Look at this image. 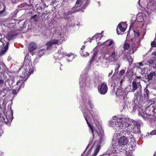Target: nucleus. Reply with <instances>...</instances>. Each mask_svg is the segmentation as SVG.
<instances>
[{
	"mask_svg": "<svg viewBox=\"0 0 156 156\" xmlns=\"http://www.w3.org/2000/svg\"><path fill=\"white\" fill-rule=\"evenodd\" d=\"M109 125L113 128H117V129L126 135L129 132L140 133V125L139 122L130 119L126 116H115L109 121Z\"/></svg>",
	"mask_w": 156,
	"mask_h": 156,
	"instance_id": "obj_1",
	"label": "nucleus"
},
{
	"mask_svg": "<svg viewBox=\"0 0 156 156\" xmlns=\"http://www.w3.org/2000/svg\"><path fill=\"white\" fill-rule=\"evenodd\" d=\"M89 105L91 110L89 111L90 114L87 115L86 114L84 113V116L85 120L88 124V126L91 131L93 136V138L96 136V138L97 139V141L98 142V144L94 148V152L92 156H96L99 152L100 148L101 145L100 144L103 140V137L104 135V132L103 130L100 125L96 126L95 129L89 123L88 121L87 118H88L91 121L94 120V122H98V119L97 116V112L95 109L94 108V106L91 101H89Z\"/></svg>",
	"mask_w": 156,
	"mask_h": 156,
	"instance_id": "obj_2",
	"label": "nucleus"
},
{
	"mask_svg": "<svg viewBox=\"0 0 156 156\" xmlns=\"http://www.w3.org/2000/svg\"><path fill=\"white\" fill-rule=\"evenodd\" d=\"M113 128L116 129V132L113 137L112 146L111 149L113 153H118L119 151H122V146H124L127 144L128 140L126 137L123 136L120 137L119 139V143L116 141V140L118 139V137L120 136L121 135V134L123 133L117 129V127Z\"/></svg>",
	"mask_w": 156,
	"mask_h": 156,
	"instance_id": "obj_3",
	"label": "nucleus"
},
{
	"mask_svg": "<svg viewBox=\"0 0 156 156\" xmlns=\"http://www.w3.org/2000/svg\"><path fill=\"white\" fill-rule=\"evenodd\" d=\"M57 37L55 39L51 40L47 43V49H50L52 45L54 44H61L64 39L63 35L61 32L57 34Z\"/></svg>",
	"mask_w": 156,
	"mask_h": 156,
	"instance_id": "obj_4",
	"label": "nucleus"
},
{
	"mask_svg": "<svg viewBox=\"0 0 156 156\" xmlns=\"http://www.w3.org/2000/svg\"><path fill=\"white\" fill-rule=\"evenodd\" d=\"M13 83L14 81L12 79L9 78L7 80L5 84L4 80L0 78V87H2L4 84L5 85V87L2 90V91L4 92V90H10L11 88V85Z\"/></svg>",
	"mask_w": 156,
	"mask_h": 156,
	"instance_id": "obj_5",
	"label": "nucleus"
},
{
	"mask_svg": "<svg viewBox=\"0 0 156 156\" xmlns=\"http://www.w3.org/2000/svg\"><path fill=\"white\" fill-rule=\"evenodd\" d=\"M138 111L139 115L141 116L145 120L147 119L151 115L150 113H149V109L147 108L146 109L144 107L139 108Z\"/></svg>",
	"mask_w": 156,
	"mask_h": 156,
	"instance_id": "obj_6",
	"label": "nucleus"
},
{
	"mask_svg": "<svg viewBox=\"0 0 156 156\" xmlns=\"http://www.w3.org/2000/svg\"><path fill=\"white\" fill-rule=\"evenodd\" d=\"M127 26L126 24L124 23H119L117 28V32L118 34H122L126 30Z\"/></svg>",
	"mask_w": 156,
	"mask_h": 156,
	"instance_id": "obj_7",
	"label": "nucleus"
},
{
	"mask_svg": "<svg viewBox=\"0 0 156 156\" xmlns=\"http://www.w3.org/2000/svg\"><path fill=\"white\" fill-rule=\"evenodd\" d=\"M108 89L107 84L105 83H103L99 86L98 91L101 94H105L107 93Z\"/></svg>",
	"mask_w": 156,
	"mask_h": 156,
	"instance_id": "obj_8",
	"label": "nucleus"
},
{
	"mask_svg": "<svg viewBox=\"0 0 156 156\" xmlns=\"http://www.w3.org/2000/svg\"><path fill=\"white\" fill-rule=\"evenodd\" d=\"M125 72V71L124 70H121L120 72L119 76L115 79L114 82L116 81V82H118V83L119 82V84L121 85L124 78Z\"/></svg>",
	"mask_w": 156,
	"mask_h": 156,
	"instance_id": "obj_9",
	"label": "nucleus"
},
{
	"mask_svg": "<svg viewBox=\"0 0 156 156\" xmlns=\"http://www.w3.org/2000/svg\"><path fill=\"white\" fill-rule=\"evenodd\" d=\"M29 60H26L24 62V64L22 68H23L25 70L26 72L28 71L29 69V73L30 74V75L31 74H32L33 73V72L34 70V68H32L30 69V66L29 64L26 65V62H29Z\"/></svg>",
	"mask_w": 156,
	"mask_h": 156,
	"instance_id": "obj_10",
	"label": "nucleus"
},
{
	"mask_svg": "<svg viewBox=\"0 0 156 156\" xmlns=\"http://www.w3.org/2000/svg\"><path fill=\"white\" fill-rule=\"evenodd\" d=\"M118 58V53L114 51L109 56L108 59L112 62L116 60Z\"/></svg>",
	"mask_w": 156,
	"mask_h": 156,
	"instance_id": "obj_11",
	"label": "nucleus"
},
{
	"mask_svg": "<svg viewBox=\"0 0 156 156\" xmlns=\"http://www.w3.org/2000/svg\"><path fill=\"white\" fill-rule=\"evenodd\" d=\"M153 72H151L149 75H148L147 79L148 80H151L153 78V76L156 75V64H155L154 66L153 67L152 69Z\"/></svg>",
	"mask_w": 156,
	"mask_h": 156,
	"instance_id": "obj_12",
	"label": "nucleus"
},
{
	"mask_svg": "<svg viewBox=\"0 0 156 156\" xmlns=\"http://www.w3.org/2000/svg\"><path fill=\"white\" fill-rule=\"evenodd\" d=\"M154 63V61L152 60H148L147 61V62L145 63V64H143V63L140 62L139 63V64L140 65V67H138V68L139 69H143V68L144 69L145 67L144 66V65L145 66L149 65L150 64H152Z\"/></svg>",
	"mask_w": 156,
	"mask_h": 156,
	"instance_id": "obj_13",
	"label": "nucleus"
},
{
	"mask_svg": "<svg viewBox=\"0 0 156 156\" xmlns=\"http://www.w3.org/2000/svg\"><path fill=\"white\" fill-rule=\"evenodd\" d=\"M115 93L116 95H118L121 99H125V98L124 96L123 95V89L121 87H119L117 89Z\"/></svg>",
	"mask_w": 156,
	"mask_h": 156,
	"instance_id": "obj_14",
	"label": "nucleus"
},
{
	"mask_svg": "<svg viewBox=\"0 0 156 156\" xmlns=\"http://www.w3.org/2000/svg\"><path fill=\"white\" fill-rule=\"evenodd\" d=\"M124 48L126 50H128V49L130 48L129 53L131 54L133 53L134 51L136 50L135 48H133L131 46L130 47L129 45L126 43L124 44Z\"/></svg>",
	"mask_w": 156,
	"mask_h": 156,
	"instance_id": "obj_15",
	"label": "nucleus"
},
{
	"mask_svg": "<svg viewBox=\"0 0 156 156\" xmlns=\"http://www.w3.org/2000/svg\"><path fill=\"white\" fill-rule=\"evenodd\" d=\"M9 43L7 42L6 44L4 47H0V56L4 55L8 48Z\"/></svg>",
	"mask_w": 156,
	"mask_h": 156,
	"instance_id": "obj_16",
	"label": "nucleus"
},
{
	"mask_svg": "<svg viewBox=\"0 0 156 156\" xmlns=\"http://www.w3.org/2000/svg\"><path fill=\"white\" fill-rule=\"evenodd\" d=\"M28 50L30 51H32L36 48V44L35 43L32 42L28 45Z\"/></svg>",
	"mask_w": 156,
	"mask_h": 156,
	"instance_id": "obj_17",
	"label": "nucleus"
},
{
	"mask_svg": "<svg viewBox=\"0 0 156 156\" xmlns=\"http://www.w3.org/2000/svg\"><path fill=\"white\" fill-rule=\"evenodd\" d=\"M16 36V34H15L12 31L9 32L6 35L7 38L9 40L13 39Z\"/></svg>",
	"mask_w": 156,
	"mask_h": 156,
	"instance_id": "obj_18",
	"label": "nucleus"
},
{
	"mask_svg": "<svg viewBox=\"0 0 156 156\" xmlns=\"http://www.w3.org/2000/svg\"><path fill=\"white\" fill-rule=\"evenodd\" d=\"M103 43H105V45L108 46L109 48H112L114 45V42L112 40H108Z\"/></svg>",
	"mask_w": 156,
	"mask_h": 156,
	"instance_id": "obj_19",
	"label": "nucleus"
},
{
	"mask_svg": "<svg viewBox=\"0 0 156 156\" xmlns=\"http://www.w3.org/2000/svg\"><path fill=\"white\" fill-rule=\"evenodd\" d=\"M65 56L67 57V59L69 62L72 61L75 58L74 55L71 53L65 54Z\"/></svg>",
	"mask_w": 156,
	"mask_h": 156,
	"instance_id": "obj_20",
	"label": "nucleus"
},
{
	"mask_svg": "<svg viewBox=\"0 0 156 156\" xmlns=\"http://www.w3.org/2000/svg\"><path fill=\"white\" fill-rule=\"evenodd\" d=\"M102 37V34L100 33H99L98 34H95L93 37L91 39H92L93 40H96L97 41H98L101 39Z\"/></svg>",
	"mask_w": 156,
	"mask_h": 156,
	"instance_id": "obj_21",
	"label": "nucleus"
},
{
	"mask_svg": "<svg viewBox=\"0 0 156 156\" xmlns=\"http://www.w3.org/2000/svg\"><path fill=\"white\" fill-rule=\"evenodd\" d=\"M44 49H42L38 51L37 52V55L39 56L43 55L44 53Z\"/></svg>",
	"mask_w": 156,
	"mask_h": 156,
	"instance_id": "obj_22",
	"label": "nucleus"
},
{
	"mask_svg": "<svg viewBox=\"0 0 156 156\" xmlns=\"http://www.w3.org/2000/svg\"><path fill=\"white\" fill-rule=\"evenodd\" d=\"M101 55L100 54H98L97 55L99 57L98 58V62H99V61L102 62V60H103L104 58V57H105V55H104V54H103L102 56H101Z\"/></svg>",
	"mask_w": 156,
	"mask_h": 156,
	"instance_id": "obj_23",
	"label": "nucleus"
},
{
	"mask_svg": "<svg viewBox=\"0 0 156 156\" xmlns=\"http://www.w3.org/2000/svg\"><path fill=\"white\" fill-rule=\"evenodd\" d=\"M132 84L133 86V89L132 90L133 91H134L137 89V85L136 82L134 81H133Z\"/></svg>",
	"mask_w": 156,
	"mask_h": 156,
	"instance_id": "obj_24",
	"label": "nucleus"
},
{
	"mask_svg": "<svg viewBox=\"0 0 156 156\" xmlns=\"http://www.w3.org/2000/svg\"><path fill=\"white\" fill-rule=\"evenodd\" d=\"M127 59L128 61L129 64H131L133 62V58H132V57L130 55L128 56L127 57Z\"/></svg>",
	"mask_w": 156,
	"mask_h": 156,
	"instance_id": "obj_25",
	"label": "nucleus"
},
{
	"mask_svg": "<svg viewBox=\"0 0 156 156\" xmlns=\"http://www.w3.org/2000/svg\"><path fill=\"white\" fill-rule=\"evenodd\" d=\"M145 92L144 94V96L147 99L148 98L149 91L147 89L145 90Z\"/></svg>",
	"mask_w": 156,
	"mask_h": 156,
	"instance_id": "obj_26",
	"label": "nucleus"
},
{
	"mask_svg": "<svg viewBox=\"0 0 156 156\" xmlns=\"http://www.w3.org/2000/svg\"><path fill=\"white\" fill-rule=\"evenodd\" d=\"M82 2L81 0H77L76 2L75 5H77V6H80L81 5Z\"/></svg>",
	"mask_w": 156,
	"mask_h": 156,
	"instance_id": "obj_27",
	"label": "nucleus"
},
{
	"mask_svg": "<svg viewBox=\"0 0 156 156\" xmlns=\"http://www.w3.org/2000/svg\"><path fill=\"white\" fill-rule=\"evenodd\" d=\"M119 65H118V67L115 69V72L112 76L113 79V77L115 76V75L118 73L119 70Z\"/></svg>",
	"mask_w": 156,
	"mask_h": 156,
	"instance_id": "obj_28",
	"label": "nucleus"
},
{
	"mask_svg": "<svg viewBox=\"0 0 156 156\" xmlns=\"http://www.w3.org/2000/svg\"><path fill=\"white\" fill-rule=\"evenodd\" d=\"M80 6H77V5H75L74 7H73V9H76L74 12H78V11H80L81 10V8L80 7Z\"/></svg>",
	"mask_w": 156,
	"mask_h": 156,
	"instance_id": "obj_29",
	"label": "nucleus"
},
{
	"mask_svg": "<svg viewBox=\"0 0 156 156\" xmlns=\"http://www.w3.org/2000/svg\"><path fill=\"white\" fill-rule=\"evenodd\" d=\"M81 55L83 57H86L89 55V54L86 52H85L84 53L82 52L81 53Z\"/></svg>",
	"mask_w": 156,
	"mask_h": 156,
	"instance_id": "obj_30",
	"label": "nucleus"
},
{
	"mask_svg": "<svg viewBox=\"0 0 156 156\" xmlns=\"http://www.w3.org/2000/svg\"><path fill=\"white\" fill-rule=\"evenodd\" d=\"M32 19L33 20L36 22H37L38 20L37 15H34L33 16H32Z\"/></svg>",
	"mask_w": 156,
	"mask_h": 156,
	"instance_id": "obj_31",
	"label": "nucleus"
},
{
	"mask_svg": "<svg viewBox=\"0 0 156 156\" xmlns=\"http://www.w3.org/2000/svg\"><path fill=\"white\" fill-rule=\"evenodd\" d=\"M65 56V54H63V53H60L58 56V59H60L62 58L63 57H64Z\"/></svg>",
	"mask_w": 156,
	"mask_h": 156,
	"instance_id": "obj_32",
	"label": "nucleus"
},
{
	"mask_svg": "<svg viewBox=\"0 0 156 156\" xmlns=\"http://www.w3.org/2000/svg\"><path fill=\"white\" fill-rule=\"evenodd\" d=\"M19 89L17 88L16 89H14L12 90V93L13 94H16L19 91Z\"/></svg>",
	"mask_w": 156,
	"mask_h": 156,
	"instance_id": "obj_33",
	"label": "nucleus"
},
{
	"mask_svg": "<svg viewBox=\"0 0 156 156\" xmlns=\"http://www.w3.org/2000/svg\"><path fill=\"white\" fill-rule=\"evenodd\" d=\"M97 54V51H95L94 54L93 56H92V57L91 62L93 61L94 60V58L96 57Z\"/></svg>",
	"mask_w": 156,
	"mask_h": 156,
	"instance_id": "obj_34",
	"label": "nucleus"
},
{
	"mask_svg": "<svg viewBox=\"0 0 156 156\" xmlns=\"http://www.w3.org/2000/svg\"><path fill=\"white\" fill-rule=\"evenodd\" d=\"M76 9H73V7L71 11H69V13H67V14H72V13H75L76 12H74V11H75Z\"/></svg>",
	"mask_w": 156,
	"mask_h": 156,
	"instance_id": "obj_35",
	"label": "nucleus"
},
{
	"mask_svg": "<svg viewBox=\"0 0 156 156\" xmlns=\"http://www.w3.org/2000/svg\"><path fill=\"white\" fill-rule=\"evenodd\" d=\"M151 45L152 47L156 48V42L154 41L151 43Z\"/></svg>",
	"mask_w": 156,
	"mask_h": 156,
	"instance_id": "obj_36",
	"label": "nucleus"
},
{
	"mask_svg": "<svg viewBox=\"0 0 156 156\" xmlns=\"http://www.w3.org/2000/svg\"><path fill=\"white\" fill-rule=\"evenodd\" d=\"M135 36L136 37H137L139 36L140 34L138 31H134Z\"/></svg>",
	"mask_w": 156,
	"mask_h": 156,
	"instance_id": "obj_37",
	"label": "nucleus"
},
{
	"mask_svg": "<svg viewBox=\"0 0 156 156\" xmlns=\"http://www.w3.org/2000/svg\"><path fill=\"white\" fill-rule=\"evenodd\" d=\"M16 79H20V81H22L24 80V77H21V76H17L16 77Z\"/></svg>",
	"mask_w": 156,
	"mask_h": 156,
	"instance_id": "obj_38",
	"label": "nucleus"
},
{
	"mask_svg": "<svg viewBox=\"0 0 156 156\" xmlns=\"http://www.w3.org/2000/svg\"><path fill=\"white\" fill-rule=\"evenodd\" d=\"M153 84L154 88L156 90V78L153 82Z\"/></svg>",
	"mask_w": 156,
	"mask_h": 156,
	"instance_id": "obj_39",
	"label": "nucleus"
},
{
	"mask_svg": "<svg viewBox=\"0 0 156 156\" xmlns=\"http://www.w3.org/2000/svg\"><path fill=\"white\" fill-rule=\"evenodd\" d=\"M150 134L151 135H156V130H153L150 133Z\"/></svg>",
	"mask_w": 156,
	"mask_h": 156,
	"instance_id": "obj_40",
	"label": "nucleus"
},
{
	"mask_svg": "<svg viewBox=\"0 0 156 156\" xmlns=\"http://www.w3.org/2000/svg\"><path fill=\"white\" fill-rule=\"evenodd\" d=\"M3 66H5L3 63L0 64V68L1 69L2 67L3 68Z\"/></svg>",
	"mask_w": 156,
	"mask_h": 156,
	"instance_id": "obj_41",
	"label": "nucleus"
},
{
	"mask_svg": "<svg viewBox=\"0 0 156 156\" xmlns=\"http://www.w3.org/2000/svg\"><path fill=\"white\" fill-rule=\"evenodd\" d=\"M17 80H18L17 82V85H19L20 83H21V81H20V79H17Z\"/></svg>",
	"mask_w": 156,
	"mask_h": 156,
	"instance_id": "obj_42",
	"label": "nucleus"
},
{
	"mask_svg": "<svg viewBox=\"0 0 156 156\" xmlns=\"http://www.w3.org/2000/svg\"><path fill=\"white\" fill-rule=\"evenodd\" d=\"M152 55H155L156 56V51L153 52L152 54Z\"/></svg>",
	"mask_w": 156,
	"mask_h": 156,
	"instance_id": "obj_43",
	"label": "nucleus"
},
{
	"mask_svg": "<svg viewBox=\"0 0 156 156\" xmlns=\"http://www.w3.org/2000/svg\"><path fill=\"white\" fill-rule=\"evenodd\" d=\"M112 73H113V71H112L111 72L109 73L108 75L109 77H110L112 75Z\"/></svg>",
	"mask_w": 156,
	"mask_h": 156,
	"instance_id": "obj_44",
	"label": "nucleus"
},
{
	"mask_svg": "<svg viewBox=\"0 0 156 156\" xmlns=\"http://www.w3.org/2000/svg\"><path fill=\"white\" fill-rule=\"evenodd\" d=\"M80 87H82V86H83V85H82V81H81V80H80Z\"/></svg>",
	"mask_w": 156,
	"mask_h": 156,
	"instance_id": "obj_45",
	"label": "nucleus"
},
{
	"mask_svg": "<svg viewBox=\"0 0 156 156\" xmlns=\"http://www.w3.org/2000/svg\"><path fill=\"white\" fill-rule=\"evenodd\" d=\"M4 12V10H2L0 11V16H1L2 15V13H3Z\"/></svg>",
	"mask_w": 156,
	"mask_h": 156,
	"instance_id": "obj_46",
	"label": "nucleus"
},
{
	"mask_svg": "<svg viewBox=\"0 0 156 156\" xmlns=\"http://www.w3.org/2000/svg\"><path fill=\"white\" fill-rule=\"evenodd\" d=\"M3 133V131L1 129H0V135H1Z\"/></svg>",
	"mask_w": 156,
	"mask_h": 156,
	"instance_id": "obj_47",
	"label": "nucleus"
},
{
	"mask_svg": "<svg viewBox=\"0 0 156 156\" xmlns=\"http://www.w3.org/2000/svg\"><path fill=\"white\" fill-rule=\"evenodd\" d=\"M92 140H91V139L90 140V143L88 145L89 146L91 144H92Z\"/></svg>",
	"mask_w": 156,
	"mask_h": 156,
	"instance_id": "obj_48",
	"label": "nucleus"
},
{
	"mask_svg": "<svg viewBox=\"0 0 156 156\" xmlns=\"http://www.w3.org/2000/svg\"><path fill=\"white\" fill-rule=\"evenodd\" d=\"M3 153L1 151H0V156H2L3 155Z\"/></svg>",
	"mask_w": 156,
	"mask_h": 156,
	"instance_id": "obj_49",
	"label": "nucleus"
},
{
	"mask_svg": "<svg viewBox=\"0 0 156 156\" xmlns=\"http://www.w3.org/2000/svg\"><path fill=\"white\" fill-rule=\"evenodd\" d=\"M24 84L23 83H22L21 85V87H24Z\"/></svg>",
	"mask_w": 156,
	"mask_h": 156,
	"instance_id": "obj_50",
	"label": "nucleus"
},
{
	"mask_svg": "<svg viewBox=\"0 0 156 156\" xmlns=\"http://www.w3.org/2000/svg\"><path fill=\"white\" fill-rule=\"evenodd\" d=\"M66 14H65V15H64V17L66 19H68V17H67L66 16Z\"/></svg>",
	"mask_w": 156,
	"mask_h": 156,
	"instance_id": "obj_51",
	"label": "nucleus"
},
{
	"mask_svg": "<svg viewBox=\"0 0 156 156\" xmlns=\"http://www.w3.org/2000/svg\"><path fill=\"white\" fill-rule=\"evenodd\" d=\"M84 47H85V46H82V47H81V50H83V48H84Z\"/></svg>",
	"mask_w": 156,
	"mask_h": 156,
	"instance_id": "obj_52",
	"label": "nucleus"
},
{
	"mask_svg": "<svg viewBox=\"0 0 156 156\" xmlns=\"http://www.w3.org/2000/svg\"><path fill=\"white\" fill-rule=\"evenodd\" d=\"M138 41H137V43H138V42L140 41V38H138Z\"/></svg>",
	"mask_w": 156,
	"mask_h": 156,
	"instance_id": "obj_53",
	"label": "nucleus"
},
{
	"mask_svg": "<svg viewBox=\"0 0 156 156\" xmlns=\"http://www.w3.org/2000/svg\"><path fill=\"white\" fill-rule=\"evenodd\" d=\"M91 41L90 40V39H89V41H89V42H90H90H91Z\"/></svg>",
	"mask_w": 156,
	"mask_h": 156,
	"instance_id": "obj_54",
	"label": "nucleus"
},
{
	"mask_svg": "<svg viewBox=\"0 0 156 156\" xmlns=\"http://www.w3.org/2000/svg\"><path fill=\"white\" fill-rule=\"evenodd\" d=\"M140 0H139V1L138 2L139 3V5H140V3H139V2H140Z\"/></svg>",
	"mask_w": 156,
	"mask_h": 156,
	"instance_id": "obj_55",
	"label": "nucleus"
},
{
	"mask_svg": "<svg viewBox=\"0 0 156 156\" xmlns=\"http://www.w3.org/2000/svg\"><path fill=\"white\" fill-rule=\"evenodd\" d=\"M142 73H144V72H143V71H142Z\"/></svg>",
	"mask_w": 156,
	"mask_h": 156,
	"instance_id": "obj_56",
	"label": "nucleus"
},
{
	"mask_svg": "<svg viewBox=\"0 0 156 156\" xmlns=\"http://www.w3.org/2000/svg\"><path fill=\"white\" fill-rule=\"evenodd\" d=\"M98 44H99V42H98V43H97Z\"/></svg>",
	"mask_w": 156,
	"mask_h": 156,
	"instance_id": "obj_57",
	"label": "nucleus"
}]
</instances>
